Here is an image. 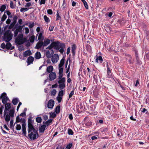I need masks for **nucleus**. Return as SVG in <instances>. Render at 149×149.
Returning a JSON list of instances; mask_svg holds the SVG:
<instances>
[{"instance_id": "obj_1", "label": "nucleus", "mask_w": 149, "mask_h": 149, "mask_svg": "<svg viewBox=\"0 0 149 149\" xmlns=\"http://www.w3.org/2000/svg\"><path fill=\"white\" fill-rule=\"evenodd\" d=\"M53 47L55 49L63 54L65 49V45L64 43H60L58 41L54 42H52L47 49H51Z\"/></svg>"}, {"instance_id": "obj_2", "label": "nucleus", "mask_w": 149, "mask_h": 149, "mask_svg": "<svg viewBox=\"0 0 149 149\" xmlns=\"http://www.w3.org/2000/svg\"><path fill=\"white\" fill-rule=\"evenodd\" d=\"M28 130L29 136L31 139L34 140L38 137V134L37 131L34 128Z\"/></svg>"}, {"instance_id": "obj_3", "label": "nucleus", "mask_w": 149, "mask_h": 149, "mask_svg": "<svg viewBox=\"0 0 149 149\" xmlns=\"http://www.w3.org/2000/svg\"><path fill=\"white\" fill-rule=\"evenodd\" d=\"M13 34L10 30L7 31L4 34L3 38L5 41L9 42L12 38Z\"/></svg>"}, {"instance_id": "obj_4", "label": "nucleus", "mask_w": 149, "mask_h": 149, "mask_svg": "<svg viewBox=\"0 0 149 149\" xmlns=\"http://www.w3.org/2000/svg\"><path fill=\"white\" fill-rule=\"evenodd\" d=\"M24 40L23 35L22 34H19L15 38V42L18 45H21L24 43Z\"/></svg>"}, {"instance_id": "obj_5", "label": "nucleus", "mask_w": 149, "mask_h": 149, "mask_svg": "<svg viewBox=\"0 0 149 149\" xmlns=\"http://www.w3.org/2000/svg\"><path fill=\"white\" fill-rule=\"evenodd\" d=\"M59 57L57 54H55L52 57V61L53 63H56L58 60Z\"/></svg>"}, {"instance_id": "obj_6", "label": "nucleus", "mask_w": 149, "mask_h": 149, "mask_svg": "<svg viewBox=\"0 0 149 149\" xmlns=\"http://www.w3.org/2000/svg\"><path fill=\"white\" fill-rule=\"evenodd\" d=\"M56 77V74L55 72H51L49 75V80L50 81L54 80Z\"/></svg>"}, {"instance_id": "obj_7", "label": "nucleus", "mask_w": 149, "mask_h": 149, "mask_svg": "<svg viewBox=\"0 0 149 149\" xmlns=\"http://www.w3.org/2000/svg\"><path fill=\"white\" fill-rule=\"evenodd\" d=\"M6 93H4L2 94L1 97L2 96V102L3 104H5L7 102L8 97L6 96Z\"/></svg>"}, {"instance_id": "obj_8", "label": "nucleus", "mask_w": 149, "mask_h": 149, "mask_svg": "<svg viewBox=\"0 0 149 149\" xmlns=\"http://www.w3.org/2000/svg\"><path fill=\"white\" fill-rule=\"evenodd\" d=\"M54 104V101L53 100L50 99L49 100L47 104V107L48 108L52 109L53 108Z\"/></svg>"}, {"instance_id": "obj_9", "label": "nucleus", "mask_w": 149, "mask_h": 149, "mask_svg": "<svg viewBox=\"0 0 149 149\" xmlns=\"http://www.w3.org/2000/svg\"><path fill=\"white\" fill-rule=\"evenodd\" d=\"M22 28L21 26H19L14 31V37H16L18 33L19 32H21L22 31Z\"/></svg>"}, {"instance_id": "obj_10", "label": "nucleus", "mask_w": 149, "mask_h": 149, "mask_svg": "<svg viewBox=\"0 0 149 149\" xmlns=\"http://www.w3.org/2000/svg\"><path fill=\"white\" fill-rule=\"evenodd\" d=\"M33 122L32 120L31 119H29L28 120V127L29 131H30V129L34 128L32 124Z\"/></svg>"}, {"instance_id": "obj_11", "label": "nucleus", "mask_w": 149, "mask_h": 149, "mask_svg": "<svg viewBox=\"0 0 149 149\" xmlns=\"http://www.w3.org/2000/svg\"><path fill=\"white\" fill-rule=\"evenodd\" d=\"M51 52L50 53V52L49 51H47L46 52V55L47 57L48 58H50L52 57L54 53V52L53 50H51Z\"/></svg>"}, {"instance_id": "obj_12", "label": "nucleus", "mask_w": 149, "mask_h": 149, "mask_svg": "<svg viewBox=\"0 0 149 149\" xmlns=\"http://www.w3.org/2000/svg\"><path fill=\"white\" fill-rule=\"evenodd\" d=\"M34 58L32 56H29L27 59L26 62L28 63V65H29L30 64L33 63L34 61Z\"/></svg>"}, {"instance_id": "obj_13", "label": "nucleus", "mask_w": 149, "mask_h": 149, "mask_svg": "<svg viewBox=\"0 0 149 149\" xmlns=\"http://www.w3.org/2000/svg\"><path fill=\"white\" fill-rule=\"evenodd\" d=\"M43 47V42L42 41H39L37 43L35 48L38 49L40 48L41 47Z\"/></svg>"}, {"instance_id": "obj_14", "label": "nucleus", "mask_w": 149, "mask_h": 149, "mask_svg": "<svg viewBox=\"0 0 149 149\" xmlns=\"http://www.w3.org/2000/svg\"><path fill=\"white\" fill-rule=\"evenodd\" d=\"M107 77L108 78H110L112 77V74L111 72V70L108 66V64H107Z\"/></svg>"}, {"instance_id": "obj_15", "label": "nucleus", "mask_w": 149, "mask_h": 149, "mask_svg": "<svg viewBox=\"0 0 149 149\" xmlns=\"http://www.w3.org/2000/svg\"><path fill=\"white\" fill-rule=\"evenodd\" d=\"M95 62L100 63H102L103 62V59L102 56H99L97 57L95 60Z\"/></svg>"}, {"instance_id": "obj_16", "label": "nucleus", "mask_w": 149, "mask_h": 149, "mask_svg": "<svg viewBox=\"0 0 149 149\" xmlns=\"http://www.w3.org/2000/svg\"><path fill=\"white\" fill-rule=\"evenodd\" d=\"M53 70V67L52 65H50L47 68L46 72L48 73H51Z\"/></svg>"}, {"instance_id": "obj_17", "label": "nucleus", "mask_w": 149, "mask_h": 149, "mask_svg": "<svg viewBox=\"0 0 149 149\" xmlns=\"http://www.w3.org/2000/svg\"><path fill=\"white\" fill-rule=\"evenodd\" d=\"M46 127V126L45 125H44L41 126L39 128V132L42 133L44 132L45 130Z\"/></svg>"}, {"instance_id": "obj_18", "label": "nucleus", "mask_w": 149, "mask_h": 149, "mask_svg": "<svg viewBox=\"0 0 149 149\" xmlns=\"http://www.w3.org/2000/svg\"><path fill=\"white\" fill-rule=\"evenodd\" d=\"M31 52L29 50L26 51L23 53V55L24 57H26L28 56H29L31 54Z\"/></svg>"}, {"instance_id": "obj_19", "label": "nucleus", "mask_w": 149, "mask_h": 149, "mask_svg": "<svg viewBox=\"0 0 149 149\" xmlns=\"http://www.w3.org/2000/svg\"><path fill=\"white\" fill-rule=\"evenodd\" d=\"M43 33V32L42 31H41L38 33L39 35L38 38V40H42L44 39V38L42 36Z\"/></svg>"}, {"instance_id": "obj_20", "label": "nucleus", "mask_w": 149, "mask_h": 149, "mask_svg": "<svg viewBox=\"0 0 149 149\" xmlns=\"http://www.w3.org/2000/svg\"><path fill=\"white\" fill-rule=\"evenodd\" d=\"M76 49V46L75 44H73L72 47V52L73 55H74L75 54V50Z\"/></svg>"}, {"instance_id": "obj_21", "label": "nucleus", "mask_w": 149, "mask_h": 149, "mask_svg": "<svg viewBox=\"0 0 149 149\" xmlns=\"http://www.w3.org/2000/svg\"><path fill=\"white\" fill-rule=\"evenodd\" d=\"M41 55L39 52H37L35 54V58L36 59H39L41 57Z\"/></svg>"}, {"instance_id": "obj_22", "label": "nucleus", "mask_w": 149, "mask_h": 149, "mask_svg": "<svg viewBox=\"0 0 149 149\" xmlns=\"http://www.w3.org/2000/svg\"><path fill=\"white\" fill-rule=\"evenodd\" d=\"M50 40L48 39L45 40L44 41V42H43V47L47 45L50 43Z\"/></svg>"}, {"instance_id": "obj_23", "label": "nucleus", "mask_w": 149, "mask_h": 149, "mask_svg": "<svg viewBox=\"0 0 149 149\" xmlns=\"http://www.w3.org/2000/svg\"><path fill=\"white\" fill-rule=\"evenodd\" d=\"M22 126L23 133L24 134V136H25L26 133V125H24L23 124V125H22Z\"/></svg>"}, {"instance_id": "obj_24", "label": "nucleus", "mask_w": 149, "mask_h": 149, "mask_svg": "<svg viewBox=\"0 0 149 149\" xmlns=\"http://www.w3.org/2000/svg\"><path fill=\"white\" fill-rule=\"evenodd\" d=\"M14 110L13 109H11L9 111V114L11 117H14Z\"/></svg>"}, {"instance_id": "obj_25", "label": "nucleus", "mask_w": 149, "mask_h": 149, "mask_svg": "<svg viewBox=\"0 0 149 149\" xmlns=\"http://www.w3.org/2000/svg\"><path fill=\"white\" fill-rule=\"evenodd\" d=\"M19 102V100L18 98H14L12 101L13 104L14 105H16Z\"/></svg>"}, {"instance_id": "obj_26", "label": "nucleus", "mask_w": 149, "mask_h": 149, "mask_svg": "<svg viewBox=\"0 0 149 149\" xmlns=\"http://www.w3.org/2000/svg\"><path fill=\"white\" fill-rule=\"evenodd\" d=\"M65 60L63 58H62L61 60L60 63L58 65V67H62L64 65Z\"/></svg>"}, {"instance_id": "obj_27", "label": "nucleus", "mask_w": 149, "mask_h": 149, "mask_svg": "<svg viewBox=\"0 0 149 149\" xmlns=\"http://www.w3.org/2000/svg\"><path fill=\"white\" fill-rule=\"evenodd\" d=\"M52 120L51 119H50L46 121L44 123V122H43V123H45V125H46L47 126H48L49 125H50V123H52Z\"/></svg>"}, {"instance_id": "obj_28", "label": "nucleus", "mask_w": 149, "mask_h": 149, "mask_svg": "<svg viewBox=\"0 0 149 149\" xmlns=\"http://www.w3.org/2000/svg\"><path fill=\"white\" fill-rule=\"evenodd\" d=\"M5 120L6 122H9L11 116L8 115V114H7L5 116Z\"/></svg>"}, {"instance_id": "obj_29", "label": "nucleus", "mask_w": 149, "mask_h": 149, "mask_svg": "<svg viewBox=\"0 0 149 149\" xmlns=\"http://www.w3.org/2000/svg\"><path fill=\"white\" fill-rule=\"evenodd\" d=\"M59 80L58 81V84H63L65 83V78L64 77H63L61 79H58Z\"/></svg>"}, {"instance_id": "obj_30", "label": "nucleus", "mask_w": 149, "mask_h": 149, "mask_svg": "<svg viewBox=\"0 0 149 149\" xmlns=\"http://www.w3.org/2000/svg\"><path fill=\"white\" fill-rule=\"evenodd\" d=\"M4 108V107L3 105H1L0 108V117L1 118H3V117L2 116V114Z\"/></svg>"}, {"instance_id": "obj_31", "label": "nucleus", "mask_w": 149, "mask_h": 149, "mask_svg": "<svg viewBox=\"0 0 149 149\" xmlns=\"http://www.w3.org/2000/svg\"><path fill=\"white\" fill-rule=\"evenodd\" d=\"M60 105L58 106L55 108V112L56 113H58L60 112Z\"/></svg>"}, {"instance_id": "obj_32", "label": "nucleus", "mask_w": 149, "mask_h": 149, "mask_svg": "<svg viewBox=\"0 0 149 149\" xmlns=\"http://www.w3.org/2000/svg\"><path fill=\"white\" fill-rule=\"evenodd\" d=\"M5 108H7V109L9 110L11 108L10 103H7L6 104L5 106Z\"/></svg>"}, {"instance_id": "obj_33", "label": "nucleus", "mask_w": 149, "mask_h": 149, "mask_svg": "<svg viewBox=\"0 0 149 149\" xmlns=\"http://www.w3.org/2000/svg\"><path fill=\"white\" fill-rule=\"evenodd\" d=\"M59 87L60 89H63L65 87V83H63V84H59Z\"/></svg>"}, {"instance_id": "obj_34", "label": "nucleus", "mask_w": 149, "mask_h": 149, "mask_svg": "<svg viewBox=\"0 0 149 149\" xmlns=\"http://www.w3.org/2000/svg\"><path fill=\"white\" fill-rule=\"evenodd\" d=\"M7 42L6 45V48L7 49H9L11 47L12 45L10 42Z\"/></svg>"}, {"instance_id": "obj_35", "label": "nucleus", "mask_w": 149, "mask_h": 149, "mask_svg": "<svg viewBox=\"0 0 149 149\" xmlns=\"http://www.w3.org/2000/svg\"><path fill=\"white\" fill-rule=\"evenodd\" d=\"M5 13L6 12H5L4 14L3 15L1 18V21L2 22H4L7 17V16L5 14Z\"/></svg>"}, {"instance_id": "obj_36", "label": "nucleus", "mask_w": 149, "mask_h": 149, "mask_svg": "<svg viewBox=\"0 0 149 149\" xmlns=\"http://www.w3.org/2000/svg\"><path fill=\"white\" fill-rule=\"evenodd\" d=\"M35 39V36L33 35L30 37L29 38V41L31 42H33L34 41Z\"/></svg>"}, {"instance_id": "obj_37", "label": "nucleus", "mask_w": 149, "mask_h": 149, "mask_svg": "<svg viewBox=\"0 0 149 149\" xmlns=\"http://www.w3.org/2000/svg\"><path fill=\"white\" fill-rule=\"evenodd\" d=\"M36 121L38 123H40L42 121V119L41 117H37L36 118Z\"/></svg>"}, {"instance_id": "obj_38", "label": "nucleus", "mask_w": 149, "mask_h": 149, "mask_svg": "<svg viewBox=\"0 0 149 149\" xmlns=\"http://www.w3.org/2000/svg\"><path fill=\"white\" fill-rule=\"evenodd\" d=\"M20 122H21V123H22V125H23V124L24 125H26V120L24 118H20Z\"/></svg>"}, {"instance_id": "obj_39", "label": "nucleus", "mask_w": 149, "mask_h": 149, "mask_svg": "<svg viewBox=\"0 0 149 149\" xmlns=\"http://www.w3.org/2000/svg\"><path fill=\"white\" fill-rule=\"evenodd\" d=\"M6 6L5 5H3L0 8V10L1 12H3L4 11L6 8Z\"/></svg>"}, {"instance_id": "obj_40", "label": "nucleus", "mask_w": 149, "mask_h": 149, "mask_svg": "<svg viewBox=\"0 0 149 149\" xmlns=\"http://www.w3.org/2000/svg\"><path fill=\"white\" fill-rule=\"evenodd\" d=\"M44 19L46 22L47 23L49 22L50 20L49 18L47 17L46 15H45L44 16Z\"/></svg>"}, {"instance_id": "obj_41", "label": "nucleus", "mask_w": 149, "mask_h": 149, "mask_svg": "<svg viewBox=\"0 0 149 149\" xmlns=\"http://www.w3.org/2000/svg\"><path fill=\"white\" fill-rule=\"evenodd\" d=\"M99 77V75L97 74V73H95V74H94L93 76V79H94L95 81H97V78Z\"/></svg>"}, {"instance_id": "obj_42", "label": "nucleus", "mask_w": 149, "mask_h": 149, "mask_svg": "<svg viewBox=\"0 0 149 149\" xmlns=\"http://www.w3.org/2000/svg\"><path fill=\"white\" fill-rule=\"evenodd\" d=\"M68 134L69 135H73L74 133L71 129L69 128L68 130Z\"/></svg>"}, {"instance_id": "obj_43", "label": "nucleus", "mask_w": 149, "mask_h": 149, "mask_svg": "<svg viewBox=\"0 0 149 149\" xmlns=\"http://www.w3.org/2000/svg\"><path fill=\"white\" fill-rule=\"evenodd\" d=\"M9 110L7 109V108H5L3 112V116L5 117V116L7 114H8V111H9Z\"/></svg>"}, {"instance_id": "obj_44", "label": "nucleus", "mask_w": 149, "mask_h": 149, "mask_svg": "<svg viewBox=\"0 0 149 149\" xmlns=\"http://www.w3.org/2000/svg\"><path fill=\"white\" fill-rule=\"evenodd\" d=\"M29 8H22L20 10L21 12H24V11H26L29 10Z\"/></svg>"}, {"instance_id": "obj_45", "label": "nucleus", "mask_w": 149, "mask_h": 149, "mask_svg": "<svg viewBox=\"0 0 149 149\" xmlns=\"http://www.w3.org/2000/svg\"><path fill=\"white\" fill-rule=\"evenodd\" d=\"M64 148L62 145L60 143L58 144L56 149H64Z\"/></svg>"}, {"instance_id": "obj_46", "label": "nucleus", "mask_w": 149, "mask_h": 149, "mask_svg": "<svg viewBox=\"0 0 149 149\" xmlns=\"http://www.w3.org/2000/svg\"><path fill=\"white\" fill-rule=\"evenodd\" d=\"M56 20H61V17L60 16L58 12L56 14Z\"/></svg>"}, {"instance_id": "obj_47", "label": "nucleus", "mask_w": 149, "mask_h": 149, "mask_svg": "<svg viewBox=\"0 0 149 149\" xmlns=\"http://www.w3.org/2000/svg\"><path fill=\"white\" fill-rule=\"evenodd\" d=\"M21 127L20 125L17 124L16 127V129L17 130H19L21 129Z\"/></svg>"}, {"instance_id": "obj_48", "label": "nucleus", "mask_w": 149, "mask_h": 149, "mask_svg": "<svg viewBox=\"0 0 149 149\" xmlns=\"http://www.w3.org/2000/svg\"><path fill=\"white\" fill-rule=\"evenodd\" d=\"M63 75V73L58 72V79H61L62 78Z\"/></svg>"}, {"instance_id": "obj_49", "label": "nucleus", "mask_w": 149, "mask_h": 149, "mask_svg": "<svg viewBox=\"0 0 149 149\" xmlns=\"http://www.w3.org/2000/svg\"><path fill=\"white\" fill-rule=\"evenodd\" d=\"M15 5L13 3L12 1H10V7L12 9L15 8Z\"/></svg>"}, {"instance_id": "obj_50", "label": "nucleus", "mask_w": 149, "mask_h": 149, "mask_svg": "<svg viewBox=\"0 0 149 149\" xmlns=\"http://www.w3.org/2000/svg\"><path fill=\"white\" fill-rule=\"evenodd\" d=\"M57 100L58 102V103H60L62 100V98L61 96H58L57 97Z\"/></svg>"}, {"instance_id": "obj_51", "label": "nucleus", "mask_w": 149, "mask_h": 149, "mask_svg": "<svg viewBox=\"0 0 149 149\" xmlns=\"http://www.w3.org/2000/svg\"><path fill=\"white\" fill-rule=\"evenodd\" d=\"M63 95V90H61L59 92L58 96H62Z\"/></svg>"}, {"instance_id": "obj_52", "label": "nucleus", "mask_w": 149, "mask_h": 149, "mask_svg": "<svg viewBox=\"0 0 149 149\" xmlns=\"http://www.w3.org/2000/svg\"><path fill=\"white\" fill-rule=\"evenodd\" d=\"M72 144L71 143L68 144L66 146V148L68 149H70L72 147Z\"/></svg>"}, {"instance_id": "obj_53", "label": "nucleus", "mask_w": 149, "mask_h": 149, "mask_svg": "<svg viewBox=\"0 0 149 149\" xmlns=\"http://www.w3.org/2000/svg\"><path fill=\"white\" fill-rule=\"evenodd\" d=\"M47 12L49 15H52L53 13V11L52 9H49L47 10Z\"/></svg>"}, {"instance_id": "obj_54", "label": "nucleus", "mask_w": 149, "mask_h": 149, "mask_svg": "<svg viewBox=\"0 0 149 149\" xmlns=\"http://www.w3.org/2000/svg\"><path fill=\"white\" fill-rule=\"evenodd\" d=\"M56 89H54L52 91H51V94L52 95H56Z\"/></svg>"}, {"instance_id": "obj_55", "label": "nucleus", "mask_w": 149, "mask_h": 149, "mask_svg": "<svg viewBox=\"0 0 149 149\" xmlns=\"http://www.w3.org/2000/svg\"><path fill=\"white\" fill-rule=\"evenodd\" d=\"M16 23V22H15L13 21V22L9 26V28H12L15 25V24Z\"/></svg>"}, {"instance_id": "obj_56", "label": "nucleus", "mask_w": 149, "mask_h": 149, "mask_svg": "<svg viewBox=\"0 0 149 149\" xmlns=\"http://www.w3.org/2000/svg\"><path fill=\"white\" fill-rule=\"evenodd\" d=\"M74 90L72 91L69 94V98L71 97L74 94Z\"/></svg>"}, {"instance_id": "obj_57", "label": "nucleus", "mask_w": 149, "mask_h": 149, "mask_svg": "<svg viewBox=\"0 0 149 149\" xmlns=\"http://www.w3.org/2000/svg\"><path fill=\"white\" fill-rule=\"evenodd\" d=\"M128 57L129 58V59L128 60V61L129 63L131 64L132 63V57L130 55H128Z\"/></svg>"}, {"instance_id": "obj_58", "label": "nucleus", "mask_w": 149, "mask_h": 149, "mask_svg": "<svg viewBox=\"0 0 149 149\" xmlns=\"http://www.w3.org/2000/svg\"><path fill=\"white\" fill-rule=\"evenodd\" d=\"M50 114L51 117L54 118L56 116V114L54 113H50Z\"/></svg>"}, {"instance_id": "obj_59", "label": "nucleus", "mask_w": 149, "mask_h": 149, "mask_svg": "<svg viewBox=\"0 0 149 149\" xmlns=\"http://www.w3.org/2000/svg\"><path fill=\"white\" fill-rule=\"evenodd\" d=\"M83 3L86 9H88V5L86 1H85V2Z\"/></svg>"}, {"instance_id": "obj_60", "label": "nucleus", "mask_w": 149, "mask_h": 149, "mask_svg": "<svg viewBox=\"0 0 149 149\" xmlns=\"http://www.w3.org/2000/svg\"><path fill=\"white\" fill-rule=\"evenodd\" d=\"M59 72L63 73V68L62 67H58Z\"/></svg>"}, {"instance_id": "obj_61", "label": "nucleus", "mask_w": 149, "mask_h": 149, "mask_svg": "<svg viewBox=\"0 0 149 149\" xmlns=\"http://www.w3.org/2000/svg\"><path fill=\"white\" fill-rule=\"evenodd\" d=\"M0 47L1 48L4 49L6 48V45L4 43H2L1 44Z\"/></svg>"}, {"instance_id": "obj_62", "label": "nucleus", "mask_w": 149, "mask_h": 149, "mask_svg": "<svg viewBox=\"0 0 149 149\" xmlns=\"http://www.w3.org/2000/svg\"><path fill=\"white\" fill-rule=\"evenodd\" d=\"M20 118H19L18 116H17L16 117V122L19 123L20 122Z\"/></svg>"}, {"instance_id": "obj_63", "label": "nucleus", "mask_w": 149, "mask_h": 149, "mask_svg": "<svg viewBox=\"0 0 149 149\" xmlns=\"http://www.w3.org/2000/svg\"><path fill=\"white\" fill-rule=\"evenodd\" d=\"M24 30L25 31V33L26 34H28L29 33V30L28 28L27 27H25L24 28Z\"/></svg>"}, {"instance_id": "obj_64", "label": "nucleus", "mask_w": 149, "mask_h": 149, "mask_svg": "<svg viewBox=\"0 0 149 149\" xmlns=\"http://www.w3.org/2000/svg\"><path fill=\"white\" fill-rule=\"evenodd\" d=\"M18 49L19 51H22L24 50V48L22 46H20L18 47Z\"/></svg>"}]
</instances>
